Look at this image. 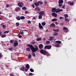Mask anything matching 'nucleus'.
<instances>
[{"label": "nucleus", "mask_w": 76, "mask_h": 76, "mask_svg": "<svg viewBox=\"0 0 76 76\" xmlns=\"http://www.w3.org/2000/svg\"><path fill=\"white\" fill-rule=\"evenodd\" d=\"M55 46L56 47H60V45H58V44H56L55 45Z\"/></svg>", "instance_id": "nucleus-40"}, {"label": "nucleus", "mask_w": 76, "mask_h": 76, "mask_svg": "<svg viewBox=\"0 0 76 76\" xmlns=\"http://www.w3.org/2000/svg\"><path fill=\"white\" fill-rule=\"evenodd\" d=\"M42 15H39V19H41V18H42Z\"/></svg>", "instance_id": "nucleus-41"}, {"label": "nucleus", "mask_w": 76, "mask_h": 76, "mask_svg": "<svg viewBox=\"0 0 76 76\" xmlns=\"http://www.w3.org/2000/svg\"><path fill=\"white\" fill-rule=\"evenodd\" d=\"M26 45L27 47H29L30 48V49H31V51H32V45L30 44H27Z\"/></svg>", "instance_id": "nucleus-6"}, {"label": "nucleus", "mask_w": 76, "mask_h": 76, "mask_svg": "<svg viewBox=\"0 0 76 76\" xmlns=\"http://www.w3.org/2000/svg\"><path fill=\"white\" fill-rule=\"evenodd\" d=\"M47 52L46 51V50H44L43 49H42L40 50V53L41 54H43L44 55H45L46 54H47Z\"/></svg>", "instance_id": "nucleus-2"}, {"label": "nucleus", "mask_w": 76, "mask_h": 76, "mask_svg": "<svg viewBox=\"0 0 76 76\" xmlns=\"http://www.w3.org/2000/svg\"><path fill=\"white\" fill-rule=\"evenodd\" d=\"M57 16V13H55V15H54V17H56V16Z\"/></svg>", "instance_id": "nucleus-53"}, {"label": "nucleus", "mask_w": 76, "mask_h": 76, "mask_svg": "<svg viewBox=\"0 0 76 76\" xmlns=\"http://www.w3.org/2000/svg\"><path fill=\"white\" fill-rule=\"evenodd\" d=\"M1 53H0V58H1V55H2Z\"/></svg>", "instance_id": "nucleus-60"}, {"label": "nucleus", "mask_w": 76, "mask_h": 76, "mask_svg": "<svg viewBox=\"0 0 76 76\" xmlns=\"http://www.w3.org/2000/svg\"><path fill=\"white\" fill-rule=\"evenodd\" d=\"M30 70L31 72H34V70L33 69H30Z\"/></svg>", "instance_id": "nucleus-39"}, {"label": "nucleus", "mask_w": 76, "mask_h": 76, "mask_svg": "<svg viewBox=\"0 0 76 76\" xmlns=\"http://www.w3.org/2000/svg\"><path fill=\"white\" fill-rule=\"evenodd\" d=\"M25 72H27V71H28V70H29V69L28 68H25Z\"/></svg>", "instance_id": "nucleus-45"}, {"label": "nucleus", "mask_w": 76, "mask_h": 76, "mask_svg": "<svg viewBox=\"0 0 76 76\" xmlns=\"http://www.w3.org/2000/svg\"><path fill=\"white\" fill-rule=\"evenodd\" d=\"M16 19L17 20H20V17L19 16L16 18Z\"/></svg>", "instance_id": "nucleus-24"}, {"label": "nucleus", "mask_w": 76, "mask_h": 76, "mask_svg": "<svg viewBox=\"0 0 76 76\" xmlns=\"http://www.w3.org/2000/svg\"><path fill=\"white\" fill-rule=\"evenodd\" d=\"M63 3V0H59L58 1V3L59 4H62Z\"/></svg>", "instance_id": "nucleus-12"}, {"label": "nucleus", "mask_w": 76, "mask_h": 76, "mask_svg": "<svg viewBox=\"0 0 76 76\" xmlns=\"http://www.w3.org/2000/svg\"><path fill=\"white\" fill-rule=\"evenodd\" d=\"M63 6V5L62 4H59L58 5V7H61V6Z\"/></svg>", "instance_id": "nucleus-51"}, {"label": "nucleus", "mask_w": 76, "mask_h": 76, "mask_svg": "<svg viewBox=\"0 0 76 76\" xmlns=\"http://www.w3.org/2000/svg\"><path fill=\"white\" fill-rule=\"evenodd\" d=\"M2 28H6V26L4 25H2Z\"/></svg>", "instance_id": "nucleus-49"}, {"label": "nucleus", "mask_w": 76, "mask_h": 76, "mask_svg": "<svg viewBox=\"0 0 76 76\" xmlns=\"http://www.w3.org/2000/svg\"><path fill=\"white\" fill-rule=\"evenodd\" d=\"M6 35H1V37L2 38H4V37H6Z\"/></svg>", "instance_id": "nucleus-44"}, {"label": "nucleus", "mask_w": 76, "mask_h": 76, "mask_svg": "<svg viewBox=\"0 0 76 76\" xmlns=\"http://www.w3.org/2000/svg\"><path fill=\"white\" fill-rule=\"evenodd\" d=\"M50 27H52V26L53 27H55V26H56V25L54 23H52L50 24Z\"/></svg>", "instance_id": "nucleus-14"}, {"label": "nucleus", "mask_w": 76, "mask_h": 76, "mask_svg": "<svg viewBox=\"0 0 76 76\" xmlns=\"http://www.w3.org/2000/svg\"><path fill=\"white\" fill-rule=\"evenodd\" d=\"M10 76H14V75H13V74H12L11 73L10 74Z\"/></svg>", "instance_id": "nucleus-54"}, {"label": "nucleus", "mask_w": 76, "mask_h": 76, "mask_svg": "<svg viewBox=\"0 0 76 76\" xmlns=\"http://www.w3.org/2000/svg\"><path fill=\"white\" fill-rule=\"evenodd\" d=\"M9 50V51H13V48H8Z\"/></svg>", "instance_id": "nucleus-29"}, {"label": "nucleus", "mask_w": 76, "mask_h": 76, "mask_svg": "<svg viewBox=\"0 0 76 76\" xmlns=\"http://www.w3.org/2000/svg\"><path fill=\"white\" fill-rule=\"evenodd\" d=\"M22 10H26V7H22Z\"/></svg>", "instance_id": "nucleus-35"}, {"label": "nucleus", "mask_w": 76, "mask_h": 76, "mask_svg": "<svg viewBox=\"0 0 76 76\" xmlns=\"http://www.w3.org/2000/svg\"><path fill=\"white\" fill-rule=\"evenodd\" d=\"M65 20L66 22H69V19H68L67 18H65Z\"/></svg>", "instance_id": "nucleus-38"}, {"label": "nucleus", "mask_w": 76, "mask_h": 76, "mask_svg": "<svg viewBox=\"0 0 76 76\" xmlns=\"http://www.w3.org/2000/svg\"><path fill=\"white\" fill-rule=\"evenodd\" d=\"M32 6L33 8H34L35 7V6H34V4H32Z\"/></svg>", "instance_id": "nucleus-61"}, {"label": "nucleus", "mask_w": 76, "mask_h": 76, "mask_svg": "<svg viewBox=\"0 0 76 76\" xmlns=\"http://www.w3.org/2000/svg\"><path fill=\"white\" fill-rule=\"evenodd\" d=\"M41 39H42L41 38H38L36 39V40L37 41H41Z\"/></svg>", "instance_id": "nucleus-20"}, {"label": "nucleus", "mask_w": 76, "mask_h": 76, "mask_svg": "<svg viewBox=\"0 0 76 76\" xmlns=\"http://www.w3.org/2000/svg\"><path fill=\"white\" fill-rule=\"evenodd\" d=\"M14 42V40H11L10 41V43L12 44V43H13Z\"/></svg>", "instance_id": "nucleus-50"}, {"label": "nucleus", "mask_w": 76, "mask_h": 76, "mask_svg": "<svg viewBox=\"0 0 76 76\" xmlns=\"http://www.w3.org/2000/svg\"><path fill=\"white\" fill-rule=\"evenodd\" d=\"M56 43H58V44H60L61 43V41L58 40L56 41Z\"/></svg>", "instance_id": "nucleus-23"}, {"label": "nucleus", "mask_w": 76, "mask_h": 76, "mask_svg": "<svg viewBox=\"0 0 76 76\" xmlns=\"http://www.w3.org/2000/svg\"><path fill=\"white\" fill-rule=\"evenodd\" d=\"M63 10L62 9H61V10H56V13H58V12H61L62 11H63Z\"/></svg>", "instance_id": "nucleus-16"}, {"label": "nucleus", "mask_w": 76, "mask_h": 76, "mask_svg": "<svg viewBox=\"0 0 76 76\" xmlns=\"http://www.w3.org/2000/svg\"><path fill=\"white\" fill-rule=\"evenodd\" d=\"M57 10L55 8H53L51 9V12H56Z\"/></svg>", "instance_id": "nucleus-10"}, {"label": "nucleus", "mask_w": 76, "mask_h": 76, "mask_svg": "<svg viewBox=\"0 0 76 76\" xmlns=\"http://www.w3.org/2000/svg\"><path fill=\"white\" fill-rule=\"evenodd\" d=\"M26 68L27 69H29V65L28 64H27L26 66Z\"/></svg>", "instance_id": "nucleus-22"}, {"label": "nucleus", "mask_w": 76, "mask_h": 76, "mask_svg": "<svg viewBox=\"0 0 76 76\" xmlns=\"http://www.w3.org/2000/svg\"><path fill=\"white\" fill-rule=\"evenodd\" d=\"M36 19V17H34L33 18V19Z\"/></svg>", "instance_id": "nucleus-64"}, {"label": "nucleus", "mask_w": 76, "mask_h": 76, "mask_svg": "<svg viewBox=\"0 0 76 76\" xmlns=\"http://www.w3.org/2000/svg\"><path fill=\"white\" fill-rule=\"evenodd\" d=\"M9 31H5L4 32V34H6V33H9Z\"/></svg>", "instance_id": "nucleus-43"}, {"label": "nucleus", "mask_w": 76, "mask_h": 76, "mask_svg": "<svg viewBox=\"0 0 76 76\" xmlns=\"http://www.w3.org/2000/svg\"><path fill=\"white\" fill-rule=\"evenodd\" d=\"M19 38H22V35H19L18 36Z\"/></svg>", "instance_id": "nucleus-62"}, {"label": "nucleus", "mask_w": 76, "mask_h": 76, "mask_svg": "<svg viewBox=\"0 0 76 76\" xmlns=\"http://www.w3.org/2000/svg\"><path fill=\"white\" fill-rule=\"evenodd\" d=\"M46 44H49L50 43V42L49 41H47L46 42Z\"/></svg>", "instance_id": "nucleus-34"}, {"label": "nucleus", "mask_w": 76, "mask_h": 76, "mask_svg": "<svg viewBox=\"0 0 76 76\" xmlns=\"http://www.w3.org/2000/svg\"><path fill=\"white\" fill-rule=\"evenodd\" d=\"M44 48L45 50L48 49V50H50L51 48V46L50 45H46L45 47Z\"/></svg>", "instance_id": "nucleus-4"}, {"label": "nucleus", "mask_w": 76, "mask_h": 76, "mask_svg": "<svg viewBox=\"0 0 76 76\" xmlns=\"http://www.w3.org/2000/svg\"><path fill=\"white\" fill-rule=\"evenodd\" d=\"M53 37H49V40L50 41H53Z\"/></svg>", "instance_id": "nucleus-25"}, {"label": "nucleus", "mask_w": 76, "mask_h": 76, "mask_svg": "<svg viewBox=\"0 0 76 76\" xmlns=\"http://www.w3.org/2000/svg\"><path fill=\"white\" fill-rule=\"evenodd\" d=\"M31 23V22L29 20L27 22V23H28V24H30Z\"/></svg>", "instance_id": "nucleus-47"}, {"label": "nucleus", "mask_w": 76, "mask_h": 76, "mask_svg": "<svg viewBox=\"0 0 76 76\" xmlns=\"http://www.w3.org/2000/svg\"><path fill=\"white\" fill-rule=\"evenodd\" d=\"M6 7L7 8L9 7V4H7L6 5Z\"/></svg>", "instance_id": "nucleus-52"}, {"label": "nucleus", "mask_w": 76, "mask_h": 76, "mask_svg": "<svg viewBox=\"0 0 76 76\" xmlns=\"http://www.w3.org/2000/svg\"><path fill=\"white\" fill-rule=\"evenodd\" d=\"M64 18L63 17H60L59 18L60 19H63Z\"/></svg>", "instance_id": "nucleus-59"}, {"label": "nucleus", "mask_w": 76, "mask_h": 76, "mask_svg": "<svg viewBox=\"0 0 76 76\" xmlns=\"http://www.w3.org/2000/svg\"><path fill=\"white\" fill-rule=\"evenodd\" d=\"M26 51H31V49L29 48H28L26 49Z\"/></svg>", "instance_id": "nucleus-31"}, {"label": "nucleus", "mask_w": 76, "mask_h": 76, "mask_svg": "<svg viewBox=\"0 0 76 76\" xmlns=\"http://www.w3.org/2000/svg\"><path fill=\"white\" fill-rule=\"evenodd\" d=\"M18 45V41H15L14 43V47H16Z\"/></svg>", "instance_id": "nucleus-7"}, {"label": "nucleus", "mask_w": 76, "mask_h": 76, "mask_svg": "<svg viewBox=\"0 0 76 76\" xmlns=\"http://www.w3.org/2000/svg\"><path fill=\"white\" fill-rule=\"evenodd\" d=\"M61 25L62 26H63L64 25V23H61Z\"/></svg>", "instance_id": "nucleus-63"}, {"label": "nucleus", "mask_w": 76, "mask_h": 76, "mask_svg": "<svg viewBox=\"0 0 76 76\" xmlns=\"http://www.w3.org/2000/svg\"><path fill=\"white\" fill-rule=\"evenodd\" d=\"M28 75L29 76H32V75H33V74L31 73H30L28 74Z\"/></svg>", "instance_id": "nucleus-48"}, {"label": "nucleus", "mask_w": 76, "mask_h": 76, "mask_svg": "<svg viewBox=\"0 0 76 76\" xmlns=\"http://www.w3.org/2000/svg\"><path fill=\"white\" fill-rule=\"evenodd\" d=\"M44 3H45V4H47V1H44Z\"/></svg>", "instance_id": "nucleus-58"}, {"label": "nucleus", "mask_w": 76, "mask_h": 76, "mask_svg": "<svg viewBox=\"0 0 76 76\" xmlns=\"http://www.w3.org/2000/svg\"><path fill=\"white\" fill-rule=\"evenodd\" d=\"M38 3L41 4H43V2L41 1H38Z\"/></svg>", "instance_id": "nucleus-37"}, {"label": "nucleus", "mask_w": 76, "mask_h": 76, "mask_svg": "<svg viewBox=\"0 0 76 76\" xmlns=\"http://www.w3.org/2000/svg\"><path fill=\"white\" fill-rule=\"evenodd\" d=\"M64 16L65 17V19H66V18H68V17H69L68 15L67 14H65L64 15Z\"/></svg>", "instance_id": "nucleus-28"}, {"label": "nucleus", "mask_w": 76, "mask_h": 76, "mask_svg": "<svg viewBox=\"0 0 76 76\" xmlns=\"http://www.w3.org/2000/svg\"><path fill=\"white\" fill-rule=\"evenodd\" d=\"M55 24H56V25H58V22L56 21L55 22Z\"/></svg>", "instance_id": "nucleus-57"}, {"label": "nucleus", "mask_w": 76, "mask_h": 76, "mask_svg": "<svg viewBox=\"0 0 76 76\" xmlns=\"http://www.w3.org/2000/svg\"><path fill=\"white\" fill-rule=\"evenodd\" d=\"M34 47H36V48H34L33 45L32 47V52H34V53H35L36 51H37L38 50V48L36 45H34Z\"/></svg>", "instance_id": "nucleus-1"}, {"label": "nucleus", "mask_w": 76, "mask_h": 76, "mask_svg": "<svg viewBox=\"0 0 76 76\" xmlns=\"http://www.w3.org/2000/svg\"><path fill=\"white\" fill-rule=\"evenodd\" d=\"M65 8V5H64L62 7V8H63V9H64Z\"/></svg>", "instance_id": "nucleus-55"}, {"label": "nucleus", "mask_w": 76, "mask_h": 76, "mask_svg": "<svg viewBox=\"0 0 76 76\" xmlns=\"http://www.w3.org/2000/svg\"><path fill=\"white\" fill-rule=\"evenodd\" d=\"M35 9L37 10H38V11L39 12V11H40L41 10L39 9V8L38 7H36V8H35Z\"/></svg>", "instance_id": "nucleus-18"}, {"label": "nucleus", "mask_w": 76, "mask_h": 76, "mask_svg": "<svg viewBox=\"0 0 76 76\" xmlns=\"http://www.w3.org/2000/svg\"><path fill=\"white\" fill-rule=\"evenodd\" d=\"M20 19H25V17L23 16H21L20 17Z\"/></svg>", "instance_id": "nucleus-33"}, {"label": "nucleus", "mask_w": 76, "mask_h": 76, "mask_svg": "<svg viewBox=\"0 0 76 76\" xmlns=\"http://www.w3.org/2000/svg\"><path fill=\"white\" fill-rule=\"evenodd\" d=\"M34 4L35 6L38 7V6H39V3L38 2H35L34 3Z\"/></svg>", "instance_id": "nucleus-15"}, {"label": "nucleus", "mask_w": 76, "mask_h": 76, "mask_svg": "<svg viewBox=\"0 0 76 76\" xmlns=\"http://www.w3.org/2000/svg\"><path fill=\"white\" fill-rule=\"evenodd\" d=\"M31 55H32V56H33V57H35V53H34V52H32Z\"/></svg>", "instance_id": "nucleus-26"}, {"label": "nucleus", "mask_w": 76, "mask_h": 76, "mask_svg": "<svg viewBox=\"0 0 76 76\" xmlns=\"http://www.w3.org/2000/svg\"><path fill=\"white\" fill-rule=\"evenodd\" d=\"M40 15H42V16L44 14L43 11H42L39 12V13Z\"/></svg>", "instance_id": "nucleus-13"}, {"label": "nucleus", "mask_w": 76, "mask_h": 76, "mask_svg": "<svg viewBox=\"0 0 76 76\" xmlns=\"http://www.w3.org/2000/svg\"><path fill=\"white\" fill-rule=\"evenodd\" d=\"M63 29L64 30V31L66 33V32H68V28L67 27H64L63 28Z\"/></svg>", "instance_id": "nucleus-5"}, {"label": "nucleus", "mask_w": 76, "mask_h": 76, "mask_svg": "<svg viewBox=\"0 0 76 76\" xmlns=\"http://www.w3.org/2000/svg\"><path fill=\"white\" fill-rule=\"evenodd\" d=\"M53 31H54L55 32H58L59 31V29H53Z\"/></svg>", "instance_id": "nucleus-17"}, {"label": "nucleus", "mask_w": 76, "mask_h": 76, "mask_svg": "<svg viewBox=\"0 0 76 76\" xmlns=\"http://www.w3.org/2000/svg\"><path fill=\"white\" fill-rule=\"evenodd\" d=\"M16 25L17 26H19V23H16Z\"/></svg>", "instance_id": "nucleus-42"}, {"label": "nucleus", "mask_w": 76, "mask_h": 76, "mask_svg": "<svg viewBox=\"0 0 76 76\" xmlns=\"http://www.w3.org/2000/svg\"><path fill=\"white\" fill-rule=\"evenodd\" d=\"M18 5L19 7H22L23 5V3L22 2H19L18 4Z\"/></svg>", "instance_id": "nucleus-3"}, {"label": "nucleus", "mask_w": 76, "mask_h": 76, "mask_svg": "<svg viewBox=\"0 0 76 76\" xmlns=\"http://www.w3.org/2000/svg\"><path fill=\"white\" fill-rule=\"evenodd\" d=\"M21 70L24 72L25 71V67L23 66L21 68Z\"/></svg>", "instance_id": "nucleus-19"}, {"label": "nucleus", "mask_w": 76, "mask_h": 76, "mask_svg": "<svg viewBox=\"0 0 76 76\" xmlns=\"http://www.w3.org/2000/svg\"><path fill=\"white\" fill-rule=\"evenodd\" d=\"M58 35V33L56 32H54L53 34V36H56V35Z\"/></svg>", "instance_id": "nucleus-21"}, {"label": "nucleus", "mask_w": 76, "mask_h": 76, "mask_svg": "<svg viewBox=\"0 0 76 76\" xmlns=\"http://www.w3.org/2000/svg\"><path fill=\"white\" fill-rule=\"evenodd\" d=\"M55 13H56L54 12L52 13V16H54Z\"/></svg>", "instance_id": "nucleus-46"}, {"label": "nucleus", "mask_w": 76, "mask_h": 76, "mask_svg": "<svg viewBox=\"0 0 76 76\" xmlns=\"http://www.w3.org/2000/svg\"><path fill=\"white\" fill-rule=\"evenodd\" d=\"M68 4H69L70 6H73L74 4V3L73 2L69 1L68 2Z\"/></svg>", "instance_id": "nucleus-11"}, {"label": "nucleus", "mask_w": 76, "mask_h": 76, "mask_svg": "<svg viewBox=\"0 0 76 76\" xmlns=\"http://www.w3.org/2000/svg\"><path fill=\"white\" fill-rule=\"evenodd\" d=\"M31 56H32L31 55V54H29L28 56V59H30V58H31Z\"/></svg>", "instance_id": "nucleus-36"}, {"label": "nucleus", "mask_w": 76, "mask_h": 76, "mask_svg": "<svg viewBox=\"0 0 76 76\" xmlns=\"http://www.w3.org/2000/svg\"><path fill=\"white\" fill-rule=\"evenodd\" d=\"M46 24V23L45 22H43L42 23V26H45V25Z\"/></svg>", "instance_id": "nucleus-30"}, {"label": "nucleus", "mask_w": 76, "mask_h": 76, "mask_svg": "<svg viewBox=\"0 0 76 76\" xmlns=\"http://www.w3.org/2000/svg\"><path fill=\"white\" fill-rule=\"evenodd\" d=\"M44 46L42 44H40L39 45V49H42Z\"/></svg>", "instance_id": "nucleus-8"}, {"label": "nucleus", "mask_w": 76, "mask_h": 76, "mask_svg": "<svg viewBox=\"0 0 76 76\" xmlns=\"http://www.w3.org/2000/svg\"><path fill=\"white\" fill-rule=\"evenodd\" d=\"M39 29H43V26L41 25V23H39Z\"/></svg>", "instance_id": "nucleus-9"}, {"label": "nucleus", "mask_w": 76, "mask_h": 76, "mask_svg": "<svg viewBox=\"0 0 76 76\" xmlns=\"http://www.w3.org/2000/svg\"><path fill=\"white\" fill-rule=\"evenodd\" d=\"M35 44V42H32V45H34Z\"/></svg>", "instance_id": "nucleus-56"}, {"label": "nucleus", "mask_w": 76, "mask_h": 76, "mask_svg": "<svg viewBox=\"0 0 76 76\" xmlns=\"http://www.w3.org/2000/svg\"><path fill=\"white\" fill-rule=\"evenodd\" d=\"M20 8L18 7L16 9L15 11L17 12V11H18V10H20Z\"/></svg>", "instance_id": "nucleus-27"}, {"label": "nucleus", "mask_w": 76, "mask_h": 76, "mask_svg": "<svg viewBox=\"0 0 76 76\" xmlns=\"http://www.w3.org/2000/svg\"><path fill=\"white\" fill-rule=\"evenodd\" d=\"M57 19L56 18H54L52 20V21H53V22H54V21H57Z\"/></svg>", "instance_id": "nucleus-32"}]
</instances>
